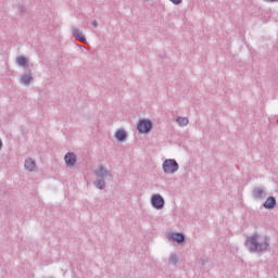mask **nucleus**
I'll list each match as a JSON object with an SVG mask.
<instances>
[{
	"mask_svg": "<svg viewBox=\"0 0 278 278\" xmlns=\"http://www.w3.org/2000/svg\"><path fill=\"white\" fill-rule=\"evenodd\" d=\"M245 247L250 253H264L270 247V239L266 235L254 233L247 237Z\"/></svg>",
	"mask_w": 278,
	"mask_h": 278,
	"instance_id": "f257e3e1",
	"label": "nucleus"
},
{
	"mask_svg": "<svg viewBox=\"0 0 278 278\" xmlns=\"http://www.w3.org/2000/svg\"><path fill=\"white\" fill-rule=\"evenodd\" d=\"M165 175H175L179 170V163L175 159H166L162 164Z\"/></svg>",
	"mask_w": 278,
	"mask_h": 278,
	"instance_id": "f03ea898",
	"label": "nucleus"
},
{
	"mask_svg": "<svg viewBox=\"0 0 278 278\" xmlns=\"http://www.w3.org/2000/svg\"><path fill=\"white\" fill-rule=\"evenodd\" d=\"M151 129H153V122L149 118H141L137 123V131L139 134H151Z\"/></svg>",
	"mask_w": 278,
	"mask_h": 278,
	"instance_id": "7ed1b4c3",
	"label": "nucleus"
},
{
	"mask_svg": "<svg viewBox=\"0 0 278 278\" xmlns=\"http://www.w3.org/2000/svg\"><path fill=\"white\" fill-rule=\"evenodd\" d=\"M164 198L160 193H154L151 197V205L154 207V210H164L165 205Z\"/></svg>",
	"mask_w": 278,
	"mask_h": 278,
	"instance_id": "20e7f679",
	"label": "nucleus"
},
{
	"mask_svg": "<svg viewBox=\"0 0 278 278\" xmlns=\"http://www.w3.org/2000/svg\"><path fill=\"white\" fill-rule=\"evenodd\" d=\"M94 175L98 178L105 179V177H112V170L108 169L103 164H99L94 169Z\"/></svg>",
	"mask_w": 278,
	"mask_h": 278,
	"instance_id": "39448f33",
	"label": "nucleus"
},
{
	"mask_svg": "<svg viewBox=\"0 0 278 278\" xmlns=\"http://www.w3.org/2000/svg\"><path fill=\"white\" fill-rule=\"evenodd\" d=\"M252 197H253V199H256L257 201H262L266 197H268V193L266 192V188H264V187H254L252 190Z\"/></svg>",
	"mask_w": 278,
	"mask_h": 278,
	"instance_id": "423d86ee",
	"label": "nucleus"
},
{
	"mask_svg": "<svg viewBox=\"0 0 278 278\" xmlns=\"http://www.w3.org/2000/svg\"><path fill=\"white\" fill-rule=\"evenodd\" d=\"M72 34L75 40H78V42H83L84 45H86V36H84V33L79 28L72 26Z\"/></svg>",
	"mask_w": 278,
	"mask_h": 278,
	"instance_id": "0eeeda50",
	"label": "nucleus"
},
{
	"mask_svg": "<svg viewBox=\"0 0 278 278\" xmlns=\"http://www.w3.org/2000/svg\"><path fill=\"white\" fill-rule=\"evenodd\" d=\"M64 161L66 166H73L74 164H77V155L73 152H68L65 154Z\"/></svg>",
	"mask_w": 278,
	"mask_h": 278,
	"instance_id": "6e6552de",
	"label": "nucleus"
},
{
	"mask_svg": "<svg viewBox=\"0 0 278 278\" xmlns=\"http://www.w3.org/2000/svg\"><path fill=\"white\" fill-rule=\"evenodd\" d=\"M167 238L169 240H173L174 242H178V243H181V242H184V240H186V237H184V235L179 233V232H169L167 235Z\"/></svg>",
	"mask_w": 278,
	"mask_h": 278,
	"instance_id": "1a4fd4ad",
	"label": "nucleus"
},
{
	"mask_svg": "<svg viewBox=\"0 0 278 278\" xmlns=\"http://www.w3.org/2000/svg\"><path fill=\"white\" fill-rule=\"evenodd\" d=\"M115 139L118 142H125V140H127V130L123 128L117 129L115 132Z\"/></svg>",
	"mask_w": 278,
	"mask_h": 278,
	"instance_id": "9d476101",
	"label": "nucleus"
},
{
	"mask_svg": "<svg viewBox=\"0 0 278 278\" xmlns=\"http://www.w3.org/2000/svg\"><path fill=\"white\" fill-rule=\"evenodd\" d=\"M24 167L26 170H29L30 173L36 170V161H34L31 157L26 159Z\"/></svg>",
	"mask_w": 278,
	"mask_h": 278,
	"instance_id": "9b49d317",
	"label": "nucleus"
},
{
	"mask_svg": "<svg viewBox=\"0 0 278 278\" xmlns=\"http://www.w3.org/2000/svg\"><path fill=\"white\" fill-rule=\"evenodd\" d=\"M275 205H277V200L275 197H269L264 203L265 210H275Z\"/></svg>",
	"mask_w": 278,
	"mask_h": 278,
	"instance_id": "f8f14e48",
	"label": "nucleus"
},
{
	"mask_svg": "<svg viewBox=\"0 0 278 278\" xmlns=\"http://www.w3.org/2000/svg\"><path fill=\"white\" fill-rule=\"evenodd\" d=\"M176 123L178 127H188V125L190 124V119L184 116H176Z\"/></svg>",
	"mask_w": 278,
	"mask_h": 278,
	"instance_id": "ddd939ff",
	"label": "nucleus"
},
{
	"mask_svg": "<svg viewBox=\"0 0 278 278\" xmlns=\"http://www.w3.org/2000/svg\"><path fill=\"white\" fill-rule=\"evenodd\" d=\"M93 185L96 186V188H98V190H103L105 189V179L103 178H98Z\"/></svg>",
	"mask_w": 278,
	"mask_h": 278,
	"instance_id": "4468645a",
	"label": "nucleus"
},
{
	"mask_svg": "<svg viewBox=\"0 0 278 278\" xmlns=\"http://www.w3.org/2000/svg\"><path fill=\"white\" fill-rule=\"evenodd\" d=\"M31 79H34L31 77V75L29 74H24L22 77H21V81L25 85V86H29V84H31Z\"/></svg>",
	"mask_w": 278,
	"mask_h": 278,
	"instance_id": "2eb2a0df",
	"label": "nucleus"
},
{
	"mask_svg": "<svg viewBox=\"0 0 278 278\" xmlns=\"http://www.w3.org/2000/svg\"><path fill=\"white\" fill-rule=\"evenodd\" d=\"M16 64H18V66H27V59L25 56H17Z\"/></svg>",
	"mask_w": 278,
	"mask_h": 278,
	"instance_id": "dca6fc26",
	"label": "nucleus"
},
{
	"mask_svg": "<svg viewBox=\"0 0 278 278\" xmlns=\"http://www.w3.org/2000/svg\"><path fill=\"white\" fill-rule=\"evenodd\" d=\"M177 262H179V260L177 258V256L175 254H172L169 256V263L170 264H177Z\"/></svg>",
	"mask_w": 278,
	"mask_h": 278,
	"instance_id": "f3484780",
	"label": "nucleus"
},
{
	"mask_svg": "<svg viewBox=\"0 0 278 278\" xmlns=\"http://www.w3.org/2000/svg\"><path fill=\"white\" fill-rule=\"evenodd\" d=\"M174 5H180V3L184 2V0H169Z\"/></svg>",
	"mask_w": 278,
	"mask_h": 278,
	"instance_id": "a211bd4d",
	"label": "nucleus"
},
{
	"mask_svg": "<svg viewBox=\"0 0 278 278\" xmlns=\"http://www.w3.org/2000/svg\"><path fill=\"white\" fill-rule=\"evenodd\" d=\"M266 3H278V0H264Z\"/></svg>",
	"mask_w": 278,
	"mask_h": 278,
	"instance_id": "6ab92c4d",
	"label": "nucleus"
},
{
	"mask_svg": "<svg viewBox=\"0 0 278 278\" xmlns=\"http://www.w3.org/2000/svg\"><path fill=\"white\" fill-rule=\"evenodd\" d=\"M3 149V141L0 139V151Z\"/></svg>",
	"mask_w": 278,
	"mask_h": 278,
	"instance_id": "aec40b11",
	"label": "nucleus"
},
{
	"mask_svg": "<svg viewBox=\"0 0 278 278\" xmlns=\"http://www.w3.org/2000/svg\"><path fill=\"white\" fill-rule=\"evenodd\" d=\"M92 25H93L94 27H98L97 21H93V22H92Z\"/></svg>",
	"mask_w": 278,
	"mask_h": 278,
	"instance_id": "412c9836",
	"label": "nucleus"
},
{
	"mask_svg": "<svg viewBox=\"0 0 278 278\" xmlns=\"http://www.w3.org/2000/svg\"><path fill=\"white\" fill-rule=\"evenodd\" d=\"M79 49H81V51L86 50L85 46H79Z\"/></svg>",
	"mask_w": 278,
	"mask_h": 278,
	"instance_id": "4be33fe9",
	"label": "nucleus"
}]
</instances>
